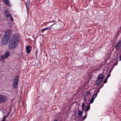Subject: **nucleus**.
<instances>
[{"instance_id": "20", "label": "nucleus", "mask_w": 121, "mask_h": 121, "mask_svg": "<svg viewBox=\"0 0 121 121\" xmlns=\"http://www.w3.org/2000/svg\"><path fill=\"white\" fill-rule=\"evenodd\" d=\"M85 107V105L84 103H83L82 104V110L83 111L84 110V108Z\"/></svg>"}, {"instance_id": "2", "label": "nucleus", "mask_w": 121, "mask_h": 121, "mask_svg": "<svg viewBox=\"0 0 121 121\" xmlns=\"http://www.w3.org/2000/svg\"><path fill=\"white\" fill-rule=\"evenodd\" d=\"M104 77V75L102 74L101 73L98 75V79L96 81V83L97 84L96 86H97L102 81Z\"/></svg>"}, {"instance_id": "19", "label": "nucleus", "mask_w": 121, "mask_h": 121, "mask_svg": "<svg viewBox=\"0 0 121 121\" xmlns=\"http://www.w3.org/2000/svg\"><path fill=\"white\" fill-rule=\"evenodd\" d=\"M87 115V112H86L85 113V115L82 117V120H83L85 119H86V117Z\"/></svg>"}, {"instance_id": "15", "label": "nucleus", "mask_w": 121, "mask_h": 121, "mask_svg": "<svg viewBox=\"0 0 121 121\" xmlns=\"http://www.w3.org/2000/svg\"><path fill=\"white\" fill-rule=\"evenodd\" d=\"M30 1H28L26 4V6L27 9V11L28 14V9L29 6Z\"/></svg>"}, {"instance_id": "31", "label": "nucleus", "mask_w": 121, "mask_h": 121, "mask_svg": "<svg viewBox=\"0 0 121 121\" xmlns=\"http://www.w3.org/2000/svg\"><path fill=\"white\" fill-rule=\"evenodd\" d=\"M37 52H36V56H37Z\"/></svg>"}, {"instance_id": "23", "label": "nucleus", "mask_w": 121, "mask_h": 121, "mask_svg": "<svg viewBox=\"0 0 121 121\" xmlns=\"http://www.w3.org/2000/svg\"><path fill=\"white\" fill-rule=\"evenodd\" d=\"M7 116H4L3 118V119L2 120V121H5V119Z\"/></svg>"}, {"instance_id": "11", "label": "nucleus", "mask_w": 121, "mask_h": 121, "mask_svg": "<svg viewBox=\"0 0 121 121\" xmlns=\"http://www.w3.org/2000/svg\"><path fill=\"white\" fill-rule=\"evenodd\" d=\"M4 14L5 16L6 17H9L10 16H11V15L9 13V12L8 11L6 10L4 11Z\"/></svg>"}, {"instance_id": "4", "label": "nucleus", "mask_w": 121, "mask_h": 121, "mask_svg": "<svg viewBox=\"0 0 121 121\" xmlns=\"http://www.w3.org/2000/svg\"><path fill=\"white\" fill-rule=\"evenodd\" d=\"M12 34V31L11 30H8L5 32L4 37V38H7L8 39H9L11 37Z\"/></svg>"}, {"instance_id": "16", "label": "nucleus", "mask_w": 121, "mask_h": 121, "mask_svg": "<svg viewBox=\"0 0 121 121\" xmlns=\"http://www.w3.org/2000/svg\"><path fill=\"white\" fill-rule=\"evenodd\" d=\"M90 91H86L85 93V99H86V96H89V95L90 94Z\"/></svg>"}, {"instance_id": "9", "label": "nucleus", "mask_w": 121, "mask_h": 121, "mask_svg": "<svg viewBox=\"0 0 121 121\" xmlns=\"http://www.w3.org/2000/svg\"><path fill=\"white\" fill-rule=\"evenodd\" d=\"M121 46V40L117 42L116 45V50L117 51L120 48Z\"/></svg>"}, {"instance_id": "12", "label": "nucleus", "mask_w": 121, "mask_h": 121, "mask_svg": "<svg viewBox=\"0 0 121 121\" xmlns=\"http://www.w3.org/2000/svg\"><path fill=\"white\" fill-rule=\"evenodd\" d=\"M4 3L9 7H10L11 6V4L9 0H3Z\"/></svg>"}, {"instance_id": "6", "label": "nucleus", "mask_w": 121, "mask_h": 121, "mask_svg": "<svg viewBox=\"0 0 121 121\" xmlns=\"http://www.w3.org/2000/svg\"><path fill=\"white\" fill-rule=\"evenodd\" d=\"M9 39H8L7 38H4L3 36V38L2 39L1 44L4 45H5L7 43Z\"/></svg>"}, {"instance_id": "21", "label": "nucleus", "mask_w": 121, "mask_h": 121, "mask_svg": "<svg viewBox=\"0 0 121 121\" xmlns=\"http://www.w3.org/2000/svg\"><path fill=\"white\" fill-rule=\"evenodd\" d=\"M85 95L84 96V101H85L86 102V100L88 99L89 98V96H86L85 98Z\"/></svg>"}, {"instance_id": "14", "label": "nucleus", "mask_w": 121, "mask_h": 121, "mask_svg": "<svg viewBox=\"0 0 121 121\" xmlns=\"http://www.w3.org/2000/svg\"><path fill=\"white\" fill-rule=\"evenodd\" d=\"M55 24V23H54V24H53L51 26V27H48L44 28L42 29L41 30V31H42V33H43V32L44 31H45L47 30H48L50 29V28L52 27V26H53L54 24Z\"/></svg>"}, {"instance_id": "26", "label": "nucleus", "mask_w": 121, "mask_h": 121, "mask_svg": "<svg viewBox=\"0 0 121 121\" xmlns=\"http://www.w3.org/2000/svg\"><path fill=\"white\" fill-rule=\"evenodd\" d=\"M117 61H116V62H115V63L114 64V66H115L117 65Z\"/></svg>"}, {"instance_id": "17", "label": "nucleus", "mask_w": 121, "mask_h": 121, "mask_svg": "<svg viewBox=\"0 0 121 121\" xmlns=\"http://www.w3.org/2000/svg\"><path fill=\"white\" fill-rule=\"evenodd\" d=\"M103 85L104 84H102V85L100 86V87H99V88L97 91H96L95 93L97 94L99 92L100 89L103 87Z\"/></svg>"}, {"instance_id": "30", "label": "nucleus", "mask_w": 121, "mask_h": 121, "mask_svg": "<svg viewBox=\"0 0 121 121\" xmlns=\"http://www.w3.org/2000/svg\"><path fill=\"white\" fill-rule=\"evenodd\" d=\"M111 70L109 72V73H110H110H111Z\"/></svg>"}, {"instance_id": "27", "label": "nucleus", "mask_w": 121, "mask_h": 121, "mask_svg": "<svg viewBox=\"0 0 121 121\" xmlns=\"http://www.w3.org/2000/svg\"><path fill=\"white\" fill-rule=\"evenodd\" d=\"M119 58H120V59L119 60V61H121V54H120L119 56Z\"/></svg>"}, {"instance_id": "7", "label": "nucleus", "mask_w": 121, "mask_h": 121, "mask_svg": "<svg viewBox=\"0 0 121 121\" xmlns=\"http://www.w3.org/2000/svg\"><path fill=\"white\" fill-rule=\"evenodd\" d=\"M10 55V53L9 52H6L4 55L1 56V58L3 60H4L8 57Z\"/></svg>"}, {"instance_id": "10", "label": "nucleus", "mask_w": 121, "mask_h": 121, "mask_svg": "<svg viewBox=\"0 0 121 121\" xmlns=\"http://www.w3.org/2000/svg\"><path fill=\"white\" fill-rule=\"evenodd\" d=\"M97 93H95L92 96L90 99V104H92L93 102L95 99L97 95Z\"/></svg>"}, {"instance_id": "8", "label": "nucleus", "mask_w": 121, "mask_h": 121, "mask_svg": "<svg viewBox=\"0 0 121 121\" xmlns=\"http://www.w3.org/2000/svg\"><path fill=\"white\" fill-rule=\"evenodd\" d=\"M83 113L82 111H78L77 112H76L75 113V115L76 117H78L81 116L82 115Z\"/></svg>"}, {"instance_id": "28", "label": "nucleus", "mask_w": 121, "mask_h": 121, "mask_svg": "<svg viewBox=\"0 0 121 121\" xmlns=\"http://www.w3.org/2000/svg\"><path fill=\"white\" fill-rule=\"evenodd\" d=\"M114 67V65L112 67V70L113 69V68Z\"/></svg>"}, {"instance_id": "18", "label": "nucleus", "mask_w": 121, "mask_h": 121, "mask_svg": "<svg viewBox=\"0 0 121 121\" xmlns=\"http://www.w3.org/2000/svg\"><path fill=\"white\" fill-rule=\"evenodd\" d=\"M90 105H89L87 106L86 107V109H85V111L87 112L90 109Z\"/></svg>"}, {"instance_id": "5", "label": "nucleus", "mask_w": 121, "mask_h": 121, "mask_svg": "<svg viewBox=\"0 0 121 121\" xmlns=\"http://www.w3.org/2000/svg\"><path fill=\"white\" fill-rule=\"evenodd\" d=\"M7 98L6 96L0 95V103H3L6 101Z\"/></svg>"}, {"instance_id": "29", "label": "nucleus", "mask_w": 121, "mask_h": 121, "mask_svg": "<svg viewBox=\"0 0 121 121\" xmlns=\"http://www.w3.org/2000/svg\"><path fill=\"white\" fill-rule=\"evenodd\" d=\"M54 121H57V120L56 119H55L54 120Z\"/></svg>"}, {"instance_id": "3", "label": "nucleus", "mask_w": 121, "mask_h": 121, "mask_svg": "<svg viewBox=\"0 0 121 121\" xmlns=\"http://www.w3.org/2000/svg\"><path fill=\"white\" fill-rule=\"evenodd\" d=\"M19 79V78L18 76L16 77L14 79L13 85V87L15 88H17L18 87Z\"/></svg>"}, {"instance_id": "22", "label": "nucleus", "mask_w": 121, "mask_h": 121, "mask_svg": "<svg viewBox=\"0 0 121 121\" xmlns=\"http://www.w3.org/2000/svg\"><path fill=\"white\" fill-rule=\"evenodd\" d=\"M9 17H10V21L11 22L12 21H13V18L12 17L11 15V16H10Z\"/></svg>"}, {"instance_id": "25", "label": "nucleus", "mask_w": 121, "mask_h": 121, "mask_svg": "<svg viewBox=\"0 0 121 121\" xmlns=\"http://www.w3.org/2000/svg\"><path fill=\"white\" fill-rule=\"evenodd\" d=\"M111 74L110 73H108L107 75V78H108L110 76Z\"/></svg>"}, {"instance_id": "1", "label": "nucleus", "mask_w": 121, "mask_h": 121, "mask_svg": "<svg viewBox=\"0 0 121 121\" xmlns=\"http://www.w3.org/2000/svg\"><path fill=\"white\" fill-rule=\"evenodd\" d=\"M19 41V38L17 35H14L12 37L9 43V47L10 50L14 49L17 47Z\"/></svg>"}, {"instance_id": "13", "label": "nucleus", "mask_w": 121, "mask_h": 121, "mask_svg": "<svg viewBox=\"0 0 121 121\" xmlns=\"http://www.w3.org/2000/svg\"><path fill=\"white\" fill-rule=\"evenodd\" d=\"M31 47L29 46H27L26 48L27 53L29 54L31 52Z\"/></svg>"}, {"instance_id": "24", "label": "nucleus", "mask_w": 121, "mask_h": 121, "mask_svg": "<svg viewBox=\"0 0 121 121\" xmlns=\"http://www.w3.org/2000/svg\"><path fill=\"white\" fill-rule=\"evenodd\" d=\"M107 79L108 78H106L104 80V83L103 84H104L106 83L107 82Z\"/></svg>"}]
</instances>
